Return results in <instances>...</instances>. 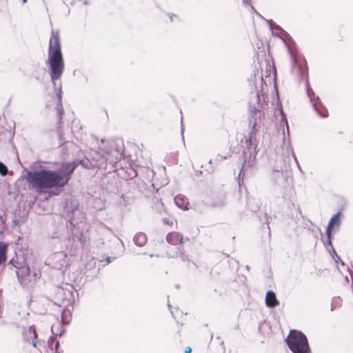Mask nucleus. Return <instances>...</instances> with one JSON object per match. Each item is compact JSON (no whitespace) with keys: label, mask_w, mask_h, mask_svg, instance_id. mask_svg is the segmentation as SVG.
Returning <instances> with one entry per match:
<instances>
[{"label":"nucleus","mask_w":353,"mask_h":353,"mask_svg":"<svg viewBox=\"0 0 353 353\" xmlns=\"http://www.w3.org/2000/svg\"><path fill=\"white\" fill-rule=\"evenodd\" d=\"M223 159H225V157H223V156H221V155H217L214 159H211L210 160L209 163H212L213 161L214 162H221L222 161Z\"/></svg>","instance_id":"nucleus-26"},{"label":"nucleus","mask_w":353,"mask_h":353,"mask_svg":"<svg viewBox=\"0 0 353 353\" xmlns=\"http://www.w3.org/2000/svg\"><path fill=\"white\" fill-rule=\"evenodd\" d=\"M27 0H23V3H26Z\"/></svg>","instance_id":"nucleus-38"},{"label":"nucleus","mask_w":353,"mask_h":353,"mask_svg":"<svg viewBox=\"0 0 353 353\" xmlns=\"http://www.w3.org/2000/svg\"><path fill=\"white\" fill-rule=\"evenodd\" d=\"M16 273L19 282L24 286L31 285L41 275L39 271L32 272L28 265L18 268Z\"/></svg>","instance_id":"nucleus-6"},{"label":"nucleus","mask_w":353,"mask_h":353,"mask_svg":"<svg viewBox=\"0 0 353 353\" xmlns=\"http://www.w3.org/2000/svg\"><path fill=\"white\" fill-rule=\"evenodd\" d=\"M81 164L83 166L88 168V166L83 161H81Z\"/></svg>","instance_id":"nucleus-33"},{"label":"nucleus","mask_w":353,"mask_h":353,"mask_svg":"<svg viewBox=\"0 0 353 353\" xmlns=\"http://www.w3.org/2000/svg\"><path fill=\"white\" fill-rule=\"evenodd\" d=\"M265 304L268 307H275L279 305L276 294L272 291H268L265 296Z\"/></svg>","instance_id":"nucleus-15"},{"label":"nucleus","mask_w":353,"mask_h":353,"mask_svg":"<svg viewBox=\"0 0 353 353\" xmlns=\"http://www.w3.org/2000/svg\"><path fill=\"white\" fill-rule=\"evenodd\" d=\"M134 243L139 247L143 246L147 242V237L144 233H137L133 239Z\"/></svg>","instance_id":"nucleus-18"},{"label":"nucleus","mask_w":353,"mask_h":353,"mask_svg":"<svg viewBox=\"0 0 353 353\" xmlns=\"http://www.w3.org/2000/svg\"><path fill=\"white\" fill-rule=\"evenodd\" d=\"M183 239V235L181 233L176 232H169L166 236L167 242L173 245L181 244Z\"/></svg>","instance_id":"nucleus-14"},{"label":"nucleus","mask_w":353,"mask_h":353,"mask_svg":"<svg viewBox=\"0 0 353 353\" xmlns=\"http://www.w3.org/2000/svg\"><path fill=\"white\" fill-rule=\"evenodd\" d=\"M107 261H108V263L110 262L109 258H107Z\"/></svg>","instance_id":"nucleus-39"},{"label":"nucleus","mask_w":353,"mask_h":353,"mask_svg":"<svg viewBox=\"0 0 353 353\" xmlns=\"http://www.w3.org/2000/svg\"><path fill=\"white\" fill-rule=\"evenodd\" d=\"M265 65L267 67H269V70H267L265 72V77H270L271 75H272V79H275L276 71L275 66L274 65V63H272V65H271L269 62L268 63L267 61H265Z\"/></svg>","instance_id":"nucleus-20"},{"label":"nucleus","mask_w":353,"mask_h":353,"mask_svg":"<svg viewBox=\"0 0 353 353\" xmlns=\"http://www.w3.org/2000/svg\"><path fill=\"white\" fill-rule=\"evenodd\" d=\"M84 3H88V0H83Z\"/></svg>","instance_id":"nucleus-37"},{"label":"nucleus","mask_w":353,"mask_h":353,"mask_svg":"<svg viewBox=\"0 0 353 353\" xmlns=\"http://www.w3.org/2000/svg\"><path fill=\"white\" fill-rule=\"evenodd\" d=\"M69 253H70V254H72V255H74V252H73L72 250H70L69 251Z\"/></svg>","instance_id":"nucleus-32"},{"label":"nucleus","mask_w":353,"mask_h":353,"mask_svg":"<svg viewBox=\"0 0 353 353\" xmlns=\"http://www.w3.org/2000/svg\"><path fill=\"white\" fill-rule=\"evenodd\" d=\"M174 203L178 208L182 210H186L188 209V200L182 194H178L174 197Z\"/></svg>","instance_id":"nucleus-16"},{"label":"nucleus","mask_w":353,"mask_h":353,"mask_svg":"<svg viewBox=\"0 0 353 353\" xmlns=\"http://www.w3.org/2000/svg\"><path fill=\"white\" fill-rule=\"evenodd\" d=\"M261 112L257 107L250 106L249 110V124L252 126V130L250 134V138L245 140L247 145H250V148L253 147L254 154H250L249 157H247L244 161V163L242 165V168L240 171L239 175H242L243 177L246 173L252 172L256 167V143L255 130L256 127L258 125L261 121Z\"/></svg>","instance_id":"nucleus-3"},{"label":"nucleus","mask_w":353,"mask_h":353,"mask_svg":"<svg viewBox=\"0 0 353 353\" xmlns=\"http://www.w3.org/2000/svg\"><path fill=\"white\" fill-rule=\"evenodd\" d=\"M23 336L24 340L32 343L34 347H37V334L34 325L23 328Z\"/></svg>","instance_id":"nucleus-13"},{"label":"nucleus","mask_w":353,"mask_h":353,"mask_svg":"<svg viewBox=\"0 0 353 353\" xmlns=\"http://www.w3.org/2000/svg\"><path fill=\"white\" fill-rule=\"evenodd\" d=\"M68 243H71V240L70 239H68Z\"/></svg>","instance_id":"nucleus-36"},{"label":"nucleus","mask_w":353,"mask_h":353,"mask_svg":"<svg viewBox=\"0 0 353 353\" xmlns=\"http://www.w3.org/2000/svg\"><path fill=\"white\" fill-rule=\"evenodd\" d=\"M268 23L273 34L279 37L286 36L288 34V33L284 30H283L279 26L273 22L272 20L268 21Z\"/></svg>","instance_id":"nucleus-17"},{"label":"nucleus","mask_w":353,"mask_h":353,"mask_svg":"<svg viewBox=\"0 0 353 353\" xmlns=\"http://www.w3.org/2000/svg\"><path fill=\"white\" fill-rule=\"evenodd\" d=\"M76 167L75 162L62 163L58 172L41 167L40 169L29 171L26 179L31 188L41 192L47 189L65 186Z\"/></svg>","instance_id":"nucleus-1"},{"label":"nucleus","mask_w":353,"mask_h":353,"mask_svg":"<svg viewBox=\"0 0 353 353\" xmlns=\"http://www.w3.org/2000/svg\"><path fill=\"white\" fill-rule=\"evenodd\" d=\"M65 257H66V254L63 252H60L55 253L54 254L53 259L54 260H60V263L59 265L60 266H63L65 264Z\"/></svg>","instance_id":"nucleus-21"},{"label":"nucleus","mask_w":353,"mask_h":353,"mask_svg":"<svg viewBox=\"0 0 353 353\" xmlns=\"http://www.w3.org/2000/svg\"><path fill=\"white\" fill-rule=\"evenodd\" d=\"M289 52L291 55L292 70L294 73L303 77L307 72V68L304 64L301 63L294 51L289 48Z\"/></svg>","instance_id":"nucleus-11"},{"label":"nucleus","mask_w":353,"mask_h":353,"mask_svg":"<svg viewBox=\"0 0 353 353\" xmlns=\"http://www.w3.org/2000/svg\"><path fill=\"white\" fill-rule=\"evenodd\" d=\"M105 152L102 150H100L99 151H91L90 153V159L92 161L90 162L91 166L95 167L94 164L96 163V161L94 159H100L101 157H105L104 155Z\"/></svg>","instance_id":"nucleus-19"},{"label":"nucleus","mask_w":353,"mask_h":353,"mask_svg":"<svg viewBox=\"0 0 353 353\" xmlns=\"http://www.w3.org/2000/svg\"><path fill=\"white\" fill-rule=\"evenodd\" d=\"M80 241H81L82 243H85V242L86 241V238H85V236L81 238V239H80Z\"/></svg>","instance_id":"nucleus-30"},{"label":"nucleus","mask_w":353,"mask_h":353,"mask_svg":"<svg viewBox=\"0 0 353 353\" xmlns=\"http://www.w3.org/2000/svg\"><path fill=\"white\" fill-rule=\"evenodd\" d=\"M306 87L307 95L310 97V101L312 103V105L317 114L321 117H327L328 116V112L327 109L321 103L319 97L314 98V92L310 88L307 81L306 82Z\"/></svg>","instance_id":"nucleus-8"},{"label":"nucleus","mask_w":353,"mask_h":353,"mask_svg":"<svg viewBox=\"0 0 353 353\" xmlns=\"http://www.w3.org/2000/svg\"><path fill=\"white\" fill-rule=\"evenodd\" d=\"M174 17H176V15H174ZM170 21H173V16L170 15Z\"/></svg>","instance_id":"nucleus-31"},{"label":"nucleus","mask_w":353,"mask_h":353,"mask_svg":"<svg viewBox=\"0 0 353 353\" xmlns=\"http://www.w3.org/2000/svg\"><path fill=\"white\" fill-rule=\"evenodd\" d=\"M254 83L256 94L255 97L259 98L260 94L263 95L265 87L267 86L265 81L263 79V74H260L257 70L256 74L254 75V79L252 80Z\"/></svg>","instance_id":"nucleus-12"},{"label":"nucleus","mask_w":353,"mask_h":353,"mask_svg":"<svg viewBox=\"0 0 353 353\" xmlns=\"http://www.w3.org/2000/svg\"><path fill=\"white\" fill-rule=\"evenodd\" d=\"M293 353H311L306 336L301 332L292 330L286 339Z\"/></svg>","instance_id":"nucleus-5"},{"label":"nucleus","mask_w":353,"mask_h":353,"mask_svg":"<svg viewBox=\"0 0 353 353\" xmlns=\"http://www.w3.org/2000/svg\"><path fill=\"white\" fill-rule=\"evenodd\" d=\"M244 4L250 5L252 9H254L253 6L250 4V0H242Z\"/></svg>","instance_id":"nucleus-28"},{"label":"nucleus","mask_w":353,"mask_h":353,"mask_svg":"<svg viewBox=\"0 0 353 353\" xmlns=\"http://www.w3.org/2000/svg\"><path fill=\"white\" fill-rule=\"evenodd\" d=\"M8 173V168L7 167L1 162H0V174L2 176L6 175Z\"/></svg>","instance_id":"nucleus-25"},{"label":"nucleus","mask_w":353,"mask_h":353,"mask_svg":"<svg viewBox=\"0 0 353 353\" xmlns=\"http://www.w3.org/2000/svg\"><path fill=\"white\" fill-rule=\"evenodd\" d=\"M171 314H172V316L176 318V315L174 314V312L172 311H171Z\"/></svg>","instance_id":"nucleus-35"},{"label":"nucleus","mask_w":353,"mask_h":353,"mask_svg":"<svg viewBox=\"0 0 353 353\" xmlns=\"http://www.w3.org/2000/svg\"><path fill=\"white\" fill-rule=\"evenodd\" d=\"M46 63L48 68V73L54 89L57 92V96L58 98V103L56 108L59 117L60 122L61 120V115L63 114V108L61 103L62 85L61 82L57 83V81L61 79L63 74L65 63L61 52L59 34L57 30H52L51 31V36L48 49V58L46 61Z\"/></svg>","instance_id":"nucleus-2"},{"label":"nucleus","mask_w":353,"mask_h":353,"mask_svg":"<svg viewBox=\"0 0 353 353\" xmlns=\"http://www.w3.org/2000/svg\"><path fill=\"white\" fill-rule=\"evenodd\" d=\"M281 121L280 125L283 128V145H282V155L284 157L283 164L279 168H274L272 171V179L276 183H279L281 181L284 179L283 170L287 168L288 165L290 161V157L292 156L294 161L296 162V158L294 154L293 150L290 145L289 140V127L287 121V119L283 112L281 110Z\"/></svg>","instance_id":"nucleus-4"},{"label":"nucleus","mask_w":353,"mask_h":353,"mask_svg":"<svg viewBox=\"0 0 353 353\" xmlns=\"http://www.w3.org/2000/svg\"><path fill=\"white\" fill-rule=\"evenodd\" d=\"M72 289V285H67L65 288H60L57 292V296L61 299V303L65 307L71 305L74 301Z\"/></svg>","instance_id":"nucleus-9"},{"label":"nucleus","mask_w":353,"mask_h":353,"mask_svg":"<svg viewBox=\"0 0 353 353\" xmlns=\"http://www.w3.org/2000/svg\"><path fill=\"white\" fill-rule=\"evenodd\" d=\"M59 138H60V140L61 141L62 140V134H61V133H59Z\"/></svg>","instance_id":"nucleus-34"},{"label":"nucleus","mask_w":353,"mask_h":353,"mask_svg":"<svg viewBox=\"0 0 353 353\" xmlns=\"http://www.w3.org/2000/svg\"><path fill=\"white\" fill-rule=\"evenodd\" d=\"M163 223L168 225H173L174 223L176 222V220L173 217H165L163 220Z\"/></svg>","instance_id":"nucleus-24"},{"label":"nucleus","mask_w":353,"mask_h":353,"mask_svg":"<svg viewBox=\"0 0 353 353\" xmlns=\"http://www.w3.org/2000/svg\"><path fill=\"white\" fill-rule=\"evenodd\" d=\"M105 157H101L100 159H94L96 163L94 164L97 168L102 169L105 168L107 163L110 164L117 163L118 160L121 158V154L116 149H112L108 152H105Z\"/></svg>","instance_id":"nucleus-7"},{"label":"nucleus","mask_w":353,"mask_h":353,"mask_svg":"<svg viewBox=\"0 0 353 353\" xmlns=\"http://www.w3.org/2000/svg\"><path fill=\"white\" fill-rule=\"evenodd\" d=\"M341 214L340 212L334 214L331 217L326 228V234L328 239L327 243L331 247H332L331 243V233L332 231H336L339 229L341 226ZM332 248L333 249V248Z\"/></svg>","instance_id":"nucleus-10"},{"label":"nucleus","mask_w":353,"mask_h":353,"mask_svg":"<svg viewBox=\"0 0 353 353\" xmlns=\"http://www.w3.org/2000/svg\"><path fill=\"white\" fill-rule=\"evenodd\" d=\"M167 253L170 257L174 258V257H179L180 256L183 261H185L186 260H188L187 256L185 255L183 253H182L180 249H179V251H176L174 253H172L169 251H167Z\"/></svg>","instance_id":"nucleus-22"},{"label":"nucleus","mask_w":353,"mask_h":353,"mask_svg":"<svg viewBox=\"0 0 353 353\" xmlns=\"http://www.w3.org/2000/svg\"><path fill=\"white\" fill-rule=\"evenodd\" d=\"M192 348L190 347H187L185 350V353H191Z\"/></svg>","instance_id":"nucleus-29"},{"label":"nucleus","mask_w":353,"mask_h":353,"mask_svg":"<svg viewBox=\"0 0 353 353\" xmlns=\"http://www.w3.org/2000/svg\"><path fill=\"white\" fill-rule=\"evenodd\" d=\"M70 312L68 309H64L62 312V314H61V319H62V322L63 323H68L69 322V319H68V316H70Z\"/></svg>","instance_id":"nucleus-23"},{"label":"nucleus","mask_w":353,"mask_h":353,"mask_svg":"<svg viewBox=\"0 0 353 353\" xmlns=\"http://www.w3.org/2000/svg\"><path fill=\"white\" fill-rule=\"evenodd\" d=\"M59 343L57 342L56 343V345H55V352L54 353H63L62 351L59 350Z\"/></svg>","instance_id":"nucleus-27"}]
</instances>
